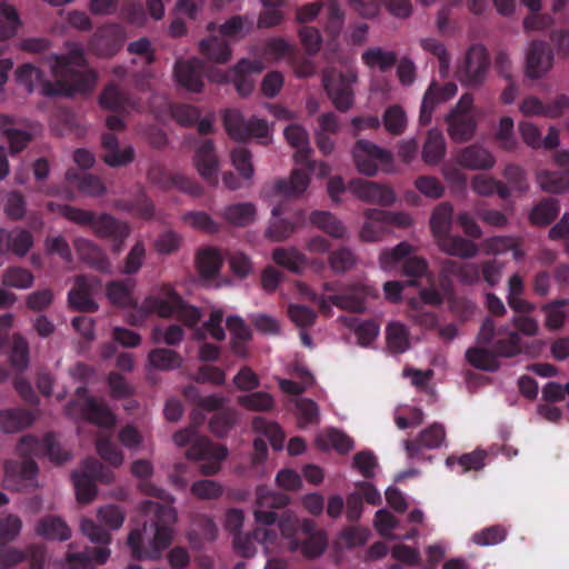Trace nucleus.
I'll use <instances>...</instances> for the list:
<instances>
[{
  "label": "nucleus",
  "instance_id": "f257e3e1",
  "mask_svg": "<svg viewBox=\"0 0 569 569\" xmlns=\"http://www.w3.org/2000/svg\"><path fill=\"white\" fill-rule=\"evenodd\" d=\"M151 315L181 320L187 327L193 328V337L197 340L207 337L223 340L226 332L222 325L226 322L231 336L232 351L239 357H246L248 353L246 343L250 340L251 332L241 318L231 316L224 320L221 309H212L203 326L194 328L201 317L200 311L184 303L171 284L153 289L140 305L134 306L133 311L128 313L127 320L132 326H140Z\"/></svg>",
  "mask_w": 569,
  "mask_h": 569
},
{
  "label": "nucleus",
  "instance_id": "f03ea898",
  "mask_svg": "<svg viewBox=\"0 0 569 569\" xmlns=\"http://www.w3.org/2000/svg\"><path fill=\"white\" fill-rule=\"evenodd\" d=\"M53 82L44 80L41 71L33 64L26 63L14 72L16 82L28 93L34 91L42 96H72L86 92L94 87L97 76L92 70H84V57L79 44L68 46V57L48 58Z\"/></svg>",
  "mask_w": 569,
  "mask_h": 569
},
{
  "label": "nucleus",
  "instance_id": "7ed1b4c3",
  "mask_svg": "<svg viewBox=\"0 0 569 569\" xmlns=\"http://www.w3.org/2000/svg\"><path fill=\"white\" fill-rule=\"evenodd\" d=\"M147 517L154 516L156 520L150 525H144L143 531H131L128 537V545L132 555L141 559H157L166 549L173 537L170 527L177 521V511L173 507H160L153 501H146L142 506Z\"/></svg>",
  "mask_w": 569,
  "mask_h": 569
},
{
  "label": "nucleus",
  "instance_id": "20e7f679",
  "mask_svg": "<svg viewBox=\"0 0 569 569\" xmlns=\"http://www.w3.org/2000/svg\"><path fill=\"white\" fill-rule=\"evenodd\" d=\"M491 342L498 356L512 357L520 352L517 332H510L505 328L496 330L493 322L490 319H486L480 328L477 343L488 345ZM466 358L472 367L480 370L495 371L499 368L497 356L480 346L469 348L466 352Z\"/></svg>",
  "mask_w": 569,
  "mask_h": 569
},
{
  "label": "nucleus",
  "instance_id": "39448f33",
  "mask_svg": "<svg viewBox=\"0 0 569 569\" xmlns=\"http://www.w3.org/2000/svg\"><path fill=\"white\" fill-rule=\"evenodd\" d=\"M282 537L288 540L289 549L301 550L307 558L319 557L327 548V537L322 531H313L315 525L310 520L300 522L292 512L282 515L279 521Z\"/></svg>",
  "mask_w": 569,
  "mask_h": 569
},
{
  "label": "nucleus",
  "instance_id": "423d86ee",
  "mask_svg": "<svg viewBox=\"0 0 569 569\" xmlns=\"http://www.w3.org/2000/svg\"><path fill=\"white\" fill-rule=\"evenodd\" d=\"M173 441L179 447L191 443L190 449L187 451V457L201 461L200 469L204 475L217 473L221 469V462L228 456L226 447L212 446L206 437L198 436L193 427L176 432Z\"/></svg>",
  "mask_w": 569,
  "mask_h": 569
},
{
  "label": "nucleus",
  "instance_id": "0eeeda50",
  "mask_svg": "<svg viewBox=\"0 0 569 569\" xmlns=\"http://www.w3.org/2000/svg\"><path fill=\"white\" fill-rule=\"evenodd\" d=\"M48 208L52 212H59L62 217L79 224H90L99 236L112 237L114 239L113 249L116 252L121 250L123 240L129 236L130 228L124 222H119L112 217L103 214L93 217L87 211L67 204H54L50 202Z\"/></svg>",
  "mask_w": 569,
  "mask_h": 569
},
{
  "label": "nucleus",
  "instance_id": "6e6552de",
  "mask_svg": "<svg viewBox=\"0 0 569 569\" xmlns=\"http://www.w3.org/2000/svg\"><path fill=\"white\" fill-rule=\"evenodd\" d=\"M297 289L301 296L312 301H318L323 312H330L332 306L338 308L361 312L365 310V301L368 297H375L377 290L367 286L352 287L346 295H329L318 298L317 295L305 283H298Z\"/></svg>",
  "mask_w": 569,
  "mask_h": 569
},
{
  "label": "nucleus",
  "instance_id": "1a4fd4ad",
  "mask_svg": "<svg viewBox=\"0 0 569 569\" xmlns=\"http://www.w3.org/2000/svg\"><path fill=\"white\" fill-rule=\"evenodd\" d=\"M251 27L252 21L246 18H231L220 27V34L222 39L210 37L200 42L201 52L214 62H227L231 57V51L226 40L243 37L251 29Z\"/></svg>",
  "mask_w": 569,
  "mask_h": 569
},
{
  "label": "nucleus",
  "instance_id": "9d476101",
  "mask_svg": "<svg viewBox=\"0 0 569 569\" xmlns=\"http://www.w3.org/2000/svg\"><path fill=\"white\" fill-rule=\"evenodd\" d=\"M358 72L355 69H348L345 72L328 69L323 72V87L337 109L347 111L353 106L352 87L358 82Z\"/></svg>",
  "mask_w": 569,
  "mask_h": 569
},
{
  "label": "nucleus",
  "instance_id": "9b49d317",
  "mask_svg": "<svg viewBox=\"0 0 569 569\" xmlns=\"http://www.w3.org/2000/svg\"><path fill=\"white\" fill-rule=\"evenodd\" d=\"M365 222L360 230L362 240L373 242L380 240L387 232L388 227L393 224L399 228H407L412 224V218L406 212H388L379 209H371L365 213Z\"/></svg>",
  "mask_w": 569,
  "mask_h": 569
},
{
  "label": "nucleus",
  "instance_id": "f8f14e48",
  "mask_svg": "<svg viewBox=\"0 0 569 569\" xmlns=\"http://www.w3.org/2000/svg\"><path fill=\"white\" fill-rule=\"evenodd\" d=\"M264 68V63L260 60L249 61L241 60L229 73H224L221 69L214 68L208 72V78L212 82L223 83L232 81L240 96H248L254 88L253 74L260 73Z\"/></svg>",
  "mask_w": 569,
  "mask_h": 569
},
{
  "label": "nucleus",
  "instance_id": "ddd939ff",
  "mask_svg": "<svg viewBox=\"0 0 569 569\" xmlns=\"http://www.w3.org/2000/svg\"><path fill=\"white\" fill-rule=\"evenodd\" d=\"M472 104L473 97L468 93L463 94L447 116L448 133L453 141L466 142L473 137L477 121L472 112Z\"/></svg>",
  "mask_w": 569,
  "mask_h": 569
},
{
  "label": "nucleus",
  "instance_id": "4468645a",
  "mask_svg": "<svg viewBox=\"0 0 569 569\" xmlns=\"http://www.w3.org/2000/svg\"><path fill=\"white\" fill-rule=\"evenodd\" d=\"M224 124L228 133L234 140L243 141L254 137L262 143H269L272 137V128L266 120L251 118L249 121H244L242 114L237 110H228L224 113Z\"/></svg>",
  "mask_w": 569,
  "mask_h": 569
},
{
  "label": "nucleus",
  "instance_id": "2eb2a0df",
  "mask_svg": "<svg viewBox=\"0 0 569 569\" xmlns=\"http://www.w3.org/2000/svg\"><path fill=\"white\" fill-rule=\"evenodd\" d=\"M111 478V473L106 471L99 461L94 459L86 460L82 472L77 471L72 475L78 501L81 503L91 502L97 495L94 481L99 480L108 483Z\"/></svg>",
  "mask_w": 569,
  "mask_h": 569
},
{
  "label": "nucleus",
  "instance_id": "dca6fc26",
  "mask_svg": "<svg viewBox=\"0 0 569 569\" xmlns=\"http://www.w3.org/2000/svg\"><path fill=\"white\" fill-rule=\"evenodd\" d=\"M489 68L487 50L481 44L471 46L459 64L456 76L466 86H478L483 82Z\"/></svg>",
  "mask_w": 569,
  "mask_h": 569
},
{
  "label": "nucleus",
  "instance_id": "f3484780",
  "mask_svg": "<svg viewBox=\"0 0 569 569\" xmlns=\"http://www.w3.org/2000/svg\"><path fill=\"white\" fill-rule=\"evenodd\" d=\"M352 153L357 170L365 176H375L391 164L390 152L368 141H358Z\"/></svg>",
  "mask_w": 569,
  "mask_h": 569
},
{
  "label": "nucleus",
  "instance_id": "a211bd4d",
  "mask_svg": "<svg viewBox=\"0 0 569 569\" xmlns=\"http://www.w3.org/2000/svg\"><path fill=\"white\" fill-rule=\"evenodd\" d=\"M68 415L73 418H82L102 428H110L116 421L110 410L87 397L86 390L81 388H78V400L69 405Z\"/></svg>",
  "mask_w": 569,
  "mask_h": 569
},
{
  "label": "nucleus",
  "instance_id": "6ab92c4d",
  "mask_svg": "<svg viewBox=\"0 0 569 569\" xmlns=\"http://www.w3.org/2000/svg\"><path fill=\"white\" fill-rule=\"evenodd\" d=\"M256 543L262 546L266 556L280 550L278 537L269 528H258L252 535L236 533L232 546L239 556L252 557L257 552Z\"/></svg>",
  "mask_w": 569,
  "mask_h": 569
},
{
  "label": "nucleus",
  "instance_id": "aec40b11",
  "mask_svg": "<svg viewBox=\"0 0 569 569\" xmlns=\"http://www.w3.org/2000/svg\"><path fill=\"white\" fill-rule=\"evenodd\" d=\"M553 64V54L543 41H532L528 44L525 57V73L531 79L543 77Z\"/></svg>",
  "mask_w": 569,
  "mask_h": 569
},
{
  "label": "nucleus",
  "instance_id": "412c9836",
  "mask_svg": "<svg viewBox=\"0 0 569 569\" xmlns=\"http://www.w3.org/2000/svg\"><path fill=\"white\" fill-rule=\"evenodd\" d=\"M309 182V176L300 169H296L288 180H279L267 189L264 196L271 202L281 199L298 198L307 190Z\"/></svg>",
  "mask_w": 569,
  "mask_h": 569
},
{
  "label": "nucleus",
  "instance_id": "4be33fe9",
  "mask_svg": "<svg viewBox=\"0 0 569 569\" xmlns=\"http://www.w3.org/2000/svg\"><path fill=\"white\" fill-rule=\"evenodd\" d=\"M287 503L288 497L286 495L259 487L257 490V506L253 512L256 522L266 526L273 525L277 520L273 509L282 508Z\"/></svg>",
  "mask_w": 569,
  "mask_h": 569
},
{
  "label": "nucleus",
  "instance_id": "5701e85b",
  "mask_svg": "<svg viewBox=\"0 0 569 569\" xmlns=\"http://www.w3.org/2000/svg\"><path fill=\"white\" fill-rule=\"evenodd\" d=\"M555 162L559 167L567 169V171L550 172L541 170L537 173V182L546 192L561 193L569 191V152H558L555 156Z\"/></svg>",
  "mask_w": 569,
  "mask_h": 569
},
{
  "label": "nucleus",
  "instance_id": "b1692460",
  "mask_svg": "<svg viewBox=\"0 0 569 569\" xmlns=\"http://www.w3.org/2000/svg\"><path fill=\"white\" fill-rule=\"evenodd\" d=\"M350 191L359 199L381 206H390L396 201L393 190L383 184L365 179L352 180L349 184Z\"/></svg>",
  "mask_w": 569,
  "mask_h": 569
},
{
  "label": "nucleus",
  "instance_id": "393cba45",
  "mask_svg": "<svg viewBox=\"0 0 569 569\" xmlns=\"http://www.w3.org/2000/svg\"><path fill=\"white\" fill-rule=\"evenodd\" d=\"M37 466L27 459L22 463L9 461L6 465L4 485L11 490H28L36 486Z\"/></svg>",
  "mask_w": 569,
  "mask_h": 569
},
{
  "label": "nucleus",
  "instance_id": "a878e982",
  "mask_svg": "<svg viewBox=\"0 0 569 569\" xmlns=\"http://www.w3.org/2000/svg\"><path fill=\"white\" fill-rule=\"evenodd\" d=\"M18 451L26 458L46 452L49 459L57 463L70 459V455L62 452L60 446L50 436L46 437L42 441H39L34 437L26 436L20 440Z\"/></svg>",
  "mask_w": 569,
  "mask_h": 569
},
{
  "label": "nucleus",
  "instance_id": "bb28decb",
  "mask_svg": "<svg viewBox=\"0 0 569 569\" xmlns=\"http://www.w3.org/2000/svg\"><path fill=\"white\" fill-rule=\"evenodd\" d=\"M455 161L462 168L470 170H487L495 166L496 159L490 150L482 146L471 144L460 149Z\"/></svg>",
  "mask_w": 569,
  "mask_h": 569
},
{
  "label": "nucleus",
  "instance_id": "cd10ccee",
  "mask_svg": "<svg viewBox=\"0 0 569 569\" xmlns=\"http://www.w3.org/2000/svg\"><path fill=\"white\" fill-rule=\"evenodd\" d=\"M458 88L453 82L446 83L440 87L431 83L426 91L420 110V122L428 124L431 121L433 108L437 104L445 103L457 94Z\"/></svg>",
  "mask_w": 569,
  "mask_h": 569
},
{
  "label": "nucleus",
  "instance_id": "c85d7f7f",
  "mask_svg": "<svg viewBox=\"0 0 569 569\" xmlns=\"http://www.w3.org/2000/svg\"><path fill=\"white\" fill-rule=\"evenodd\" d=\"M193 163L202 179L214 186L218 183L219 161L210 141L197 147Z\"/></svg>",
  "mask_w": 569,
  "mask_h": 569
},
{
  "label": "nucleus",
  "instance_id": "c756f323",
  "mask_svg": "<svg viewBox=\"0 0 569 569\" xmlns=\"http://www.w3.org/2000/svg\"><path fill=\"white\" fill-rule=\"evenodd\" d=\"M203 64L198 59L178 61L174 68L177 83L191 92H199L203 87L201 72Z\"/></svg>",
  "mask_w": 569,
  "mask_h": 569
},
{
  "label": "nucleus",
  "instance_id": "7c9ffc66",
  "mask_svg": "<svg viewBox=\"0 0 569 569\" xmlns=\"http://www.w3.org/2000/svg\"><path fill=\"white\" fill-rule=\"evenodd\" d=\"M0 132L8 140L11 153L23 150L33 134V131L26 130L20 121L9 116H0Z\"/></svg>",
  "mask_w": 569,
  "mask_h": 569
},
{
  "label": "nucleus",
  "instance_id": "2f4dec72",
  "mask_svg": "<svg viewBox=\"0 0 569 569\" xmlns=\"http://www.w3.org/2000/svg\"><path fill=\"white\" fill-rule=\"evenodd\" d=\"M99 283L92 279L79 278L73 288L69 292V302L74 309L84 311H94L98 306L92 300V296L98 291Z\"/></svg>",
  "mask_w": 569,
  "mask_h": 569
},
{
  "label": "nucleus",
  "instance_id": "473e14b6",
  "mask_svg": "<svg viewBox=\"0 0 569 569\" xmlns=\"http://www.w3.org/2000/svg\"><path fill=\"white\" fill-rule=\"evenodd\" d=\"M361 61L369 70L386 72L397 62V53L379 46H371L361 53Z\"/></svg>",
  "mask_w": 569,
  "mask_h": 569
},
{
  "label": "nucleus",
  "instance_id": "72a5a7b5",
  "mask_svg": "<svg viewBox=\"0 0 569 569\" xmlns=\"http://www.w3.org/2000/svg\"><path fill=\"white\" fill-rule=\"evenodd\" d=\"M316 445L320 450H336L340 453L349 452L353 448L352 439L335 428L321 430L316 437Z\"/></svg>",
  "mask_w": 569,
  "mask_h": 569
},
{
  "label": "nucleus",
  "instance_id": "f704fd0d",
  "mask_svg": "<svg viewBox=\"0 0 569 569\" xmlns=\"http://www.w3.org/2000/svg\"><path fill=\"white\" fill-rule=\"evenodd\" d=\"M32 236L24 230H0V253L24 256L32 246Z\"/></svg>",
  "mask_w": 569,
  "mask_h": 569
},
{
  "label": "nucleus",
  "instance_id": "c9c22d12",
  "mask_svg": "<svg viewBox=\"0 0 569 569\" xmlns=\"http://www.w3.org/2000/svg\"><path fill=\"white\" fill-rule=\"evenodd\" d=\"M271 220L266 230V237L271 241H282L289 238L298 228V223L302 220V214L296 216V221L292 222L287 219L280 218V209L274 206L271 210Z\"/></svg>",
  "mask_w": 569,
  "mask_h": 569
},
{
  "label": "nucleus",
  "instance_id": "e433bc0d",
  "mask_svg": "<svg viewBox=\"0 0 569 569\" xmlns=\"http://www.w3.org/2000/svg\"><path fill=\"white\" fill-rule=\"evenodd\" d=\"M412 252L413 247L408 242H400L393 248L383 249L379 256V267L387 272L403 270L406 260Z\"/></svg>",
  "mask_w": 569,
  "mask_h": 569
},
{
  "label": "nucleus",
  "instance_id": "4c0bfd02",
  "mask_svg": "<svg viewBox=\"0 0 569 569\" xmlns=\"http://www.w3.org/2000/svg\"><path fill=\"white\" fill-rule=\"evenodd\" d=\"M284 137L288 143L297 151L295 153V161L297 163H303L309 158V140L306 129L299 124H289L284 129Z\"/></svg>",
  "mask_w": 569,
  "mask_h": 569
},
{
  "label": "nucleus",
  "instance_id": "58836bf2",
  "mask_svg": "<svg viewBox=\"0 0 569 569\" xmlns=\"http://www.w3.org/2000/svg\"><path fill=\"white\" fill-rule=\"evenodd\" d=\"M32 422V415L23 409H4L0 411V429L4 433H16Z\"/></svg>",
  "mask_w": 569,
  "mask_h": 569
},
{
  "label": "nucleus",
  "instance_id": "ea45409f",
  "mask_svg": "<svg viewBox=\"0 0 569 569\" xmlns=\"http://www.w3.org/2000/svg\"><path fill=\"white\" fill-rule=\"evenodd\" d=\"M134 281L128 280V281H113L110 282L107 287V297L109 301L118 306L120 308H128L132 307L131 311H133V308L137 303H133L132 300V292L134 289Z\"/></svg>",
  "mask_w": 569,
  "mask_h": 569
},
{
  "label": "nucleus",
  "instance_id": "a19ab883",
  "mask_svg": "<svg viewBox=\"0 0 569 569\" xmlns=\"http://www.w3.org/2000/svg\"><path fill=\"white\" fill-rule=\"evenodd\" d=\"M345 326L355 331L358 342L361 346H370L379 336L380 327L372 320L360 321L357 318H341Z\"/></svg>",
  "mask_w": 569,
  "mask_h": 569
},
{
  "label": "nucleus",
  "instance_id": "79ce46f5",
  "mask_svg": "<svg viewBox=\"0 0 569 569\" xmlns=\"http://www.w3.org/2000/svg\"><path fill=\"white\" fill-rule=\"evenodd\" d=\"M103 148L106 153L103 156L104 162L110 167H119L127 164L132 160V149L126 147L123 149L118 148V141L112 134H104L102 139Z\"/></svg>",
  "mask_w": 569,
  "mask_h": 569
},
{
  "label": "nucleus",
  "instance_id": "37998d69",
  "mask_svg": "<svg viewBox=\"0 0 569 569\" xmlns=\"http://www.w3.org/2000/svg\"><path fill=\"white\" fill-rule=\"evenodd\" d=\"M436 242L443 252L450 256L469 258L477 253V247L473 242L458 236L447 234Z\"/></svg>",
  "mask_w": 569,
  "mask_h": 569
},
{
  "label": "nucleus",
  "instance_id": "c03bdc74",
  "mask_svg": "<svg viewBox=\"0 0 569 569\" xmlns=\"http://www.w3.org/2000/svg\"><path fill=\"white\" fill-rule=\"evenodd\" d=\"M452 213L453 208L448 202H442L435 208L430 218V226L436 241L448 234L452 223Z\"/></svg>",
  "mask_w": 569,
  "mask_h": 569
},
{
  "label": "nucleus",
  "instance_id": "a18cd8bd",
  "mask_svg": "<svg viewBox=\"0 0 569 569\" xmlns=\"http://www.w3.org/2000/svg\"><path fill=\"white\" fill-rule=\"evenodd\" d=\"M446 153L443 134L436 129L429 131L422 149V158L428 164H437Z\"/></svg>",
  "mask_w": 569,
  "mask_h": 569
},
{
  "label": "nucleus",
  "instance_id": "49530a36",
  "mask_svg": "<svg viewBox=\"0 0 569 569\" xmlns=\"http://www.w3.org/2000/svg\"><path fill=\"white\" fill-rule=\"evenodd\" d=\"M272 259L277 264L292 272L302 271L307 263L306 256L293 247L277 248L272 253Z\"/></svg>",
  "mask_w": 569,
  "mask_h": 569
},
{
  "label": "nucleus",
  "instance_id": "de8ad7c7",
  "mask_svg": "<svg viewBox=\"0 0 569 569\" xmlns=\"http://www.w3.org/2000/svg\"><path fill=\"white\" fill-rule=\"evenodd\" d=\"M398 521L389 511L386 509H380L377 511L375 527L381 536L390 539L407 540L416 537L418 533V531L415 529L407 535H397L395 530L398 528Z\"/></svg>",
  "mask_w": 569,
  "mask_h": 569
},
{
  "label": "nucleus",
  "instance_id": "09e8293b",
  "mask_svg": "<svg viewBox=\"0 0 569 569\" xmlns=\"http://www.w3.org/2000/svg\"><path fill=\"white\" fill-rule=\"evenodd\" d=\"M292 379H279L280 389L288 395H298L313 385L312 375L303 367H296Z\"/></svg>",
  "mask_w": 569,
  "mask_h": 569
},
{
  "label": "nucleus",
  "instance_id": "8fccbe9b",
  "mask_svg": "<svg viewBox=\"0 0 569 569\" xmlns=\"http://www.w3.org/2000/svg\"><path fill=\"white\" fill-rule=\"evenodd\" d=\"M182 357L173 350L158 348L148 355L150 368L156 370H172L182 365Z\"/></svg>",
  "mask_w": 569,
  "mask_h": 569
},
{
  "label": "nucleus",
  "instance_id": "3c124183",
  "mask_svg": "<svg viewBox=\"0 0 569 569\" xmlns=\"http://www.w3.org/2000/svg\"><path fill=\"white\" fill-rule=\"evenodd\" d=\"M110 557V550L100 548L92 557L86 553H70L61 561L60 569H87L91 562L103 563Z\"/></svg>",
  "mask_w": 569,
  "mask_h": 569
},
{
  "label": "nucleus",
  "instance_id": "603ef678",
  "mask_svg": "<svg viewBox=\"0 0 569 569\" xmlns=\"http://www.w3.org/2000/svg\"><path fill=\"white\" fill-rule=\"evenodd\" d=\"M387 346L392 352L401 353L409 348L408 328L400 321H391L386 328Z\"/></svg>",
  "mask_w": 569,
  "mask_h": 569
},
{
  "label": "nucleus",
  "instance_id": "864d4df0",
  "mask_svg": "<svg viewBox=\"0 0 569 569\" xmlns=\"http://www.w3.org/2000/svg\"><path fill=\"white\" fill-rule=\"evenodd\" d=\"M310 221L315 227L332 238H342L346 233L342 222L329 212L315 211L310 217Z\"/></svg>",
  "mask_w": 569,
  "mask_h": 569
},
{
  "label": "nucleus",
  "instance_id": "5fc2aeb1",
  "mask_svg": "<svg viewBox=\"0 0 569 569\" xmlns=\"http://www.w3.org/2000/svg\"><path fill=\"white\" fill-rule=\"evenodd\" d=\"M218 533L217 526L211 519L204 518L198 525L197 529H192L188 539L192 548L201 549L206 543H211L216 540Z\"/></svg>",
  "mask_w": 569,
  "mask_h": 569
},
{
  "label": "nucleus",
  "instance_id": "6e6d98bb",
  "mask_svg": "<svg viewBox=\"0 0 569 569\" xmlns=\"http://www.w3.org/2000/svg\"><path fill=\"white\" fill-rule=\"evenodd\" d=\"M382 124L391 134H401L408 124V117L401 106L393 104L388 107L382 114Z\"/></svg>",
  "mask_w": 569,
  "mask_h": 569
},
{
  "label": "nucleus",
  "instance_id": "4d7b16f0",
  "mask_svg": "<svg viewBox=\"0 0 569 569\" xmlns=\"http://www.w3.org/2000/svg\"><path fill=\"white\" fill-rule=\"evenodd\" d=\"M252 427L257 433L264 436L270 441L274 450L283 448L284 436L279 425L258 417L253 420Z\"/></svg>",
  "mask_w": 569,
  "mask_h": 569
},
{
  "label": "nucleus",
  "instance_id": "13d9d810",
  "mask_svg": "<svg viewBox=\"0 0 569 569\" xmlns=\"http://www.w3.org/2000/svg\"><path fill=\"white\" fill-rule=\"evenodd\" d=\"M76 247L81 259L94 266L101 271H110L109 262L104 259L101 250L97 248L92 242L89 240L79 239L76 242Z\"/></svg>",
  "mask_w": 569,
  "mask_h": 569
},
{
  "label": "nucleus",
  "instance_id": "bf43d9fd",
  "mask_svg": "<svg viewBox=\"0 0 569 569\" xmlns=\"http://www.w3.org/2000/svg\"><path fill=\"white\" fill-rule=\"evenodd\" d=\"M256 207L250 202L228 206L223 211L226 220L234 226H246L256 219Z\"/></svg>",
  "mask_w": 569,
  "mask_h": 569
},
{
  "label": "nucleus",
  "instance_id": "052dcab7",
  "mask_svg": "<svg viewBox=\"0 0 569 569\" xmlns=\"http://www.w3.org/2000/svg\"><path fill=\"white\" fill-rule=\"evenodd\" d=\"M37 533L51 540H67L71 535L66 522L54 517H49L40 521L37 527Z\"/></svg>",
  "mask_w": 569,
  "mask_h": 569
},
{
  "label": "nucleus",
  "instance_id": "680f3d73",
  "mask_svg": "<svg viewBox=\"0 0 569 569\" xmlns=\"http://www.w3.org/2000/svg\"><path fill=\"white\" fill-rule=\"evenodd\" d=\"M197 266L204 277H213L219 272L222 266V257L219 250L208 248L199 251L197 256Z\"/></svg>",
  "mask_w": 569,
  "mask_h": 569
},
{
  "label": "nucleus",
  "instance_id": "e2e57ef3",
  "mask_svg": "<svg viewBox=\"0 0 569 569\" xmlns=\"http://www.w3.org/2000/svg\"><path fill=\"white\" fill-rule=\"evenodd\" d=\"M32 273L20 267H10L2 273V284L6 287L26 290L33 283Z\"/></svg>",
  "mask_w": 569,
  "mask_h": 569
},
{
  "label": "nucleus",
  "instance_id": "0e129e2a",
  "mask_svg": "<svg viewBox=\"0 0 569 569\" xmlns=\"http://www.w3.org/2000/svg\"><path fill=\"white\" fill-rule=\"evenodd\" d=\"M420 300L426 305L438 306L443 301L450 302V309L460 315L459 302L453 298L448 286L442 284V291L439 292L435 288L423 289L420 291Z\"/></svg>",
  "mask_w": 569,
  "mask_h": 569
},
{
  "label": "nucleus",
  "instance_id": "69168bd1",
  "mask_svg": "<svg viewBox=\"0 0 569 569\" xmlns=\"http://www.w3.org/2000/svg\"><path fill=\"white\" fill-rule=\"evenodd\" d=\"M495 139L499 147L506 150H513L518 146L515 134V122L510 117H502L499 120L495 132Z\"/></svg>",
  "mask_w": 569,
  "mask_h": 569
},
{
  "label": "nucleus",
  "instance_id": "338daca9",
  "mask_svg": "<svg viewBox=\"0 0 569 569\" xmlns=\"http://www.w3.org/2000/svg\"><path fill=\"white\" fill-rule=\"evenodd\" d=\"M184 332L178 325L156 326L151 331V341L153 343H164L168 346H176L182 341Z\"/></svg>",
  "mask_w": 569,
  "mask_h": 569
},
{
  "label": "nucleus",
  "instance_id": "774afa93",
  "mask_svg": "<svg viewBox=\"0 0 569 569\" xmlns=\"http://www.w3.org/2000/svg\"><path fill=\"white\" fill-rule=\"evenodd\" d=\"M19 24L14 8L8 6L4 0H0V40L14 36Z\"/></svg>",
  "mask_w": 569,
  "mask_h": 569
}]
</instances>
